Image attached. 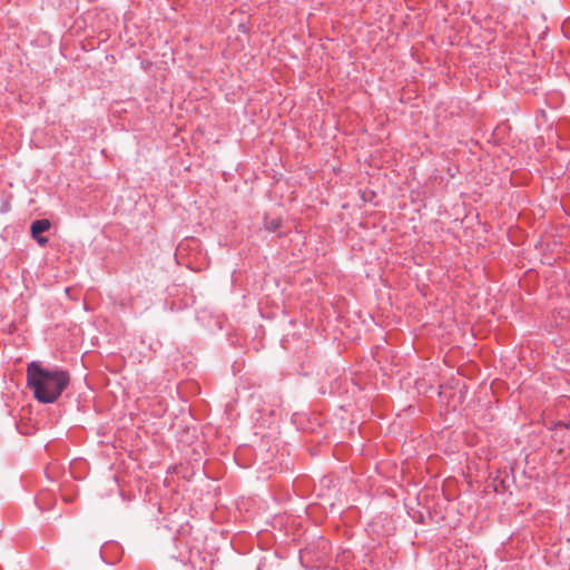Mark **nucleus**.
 I'll return each instance as SVG.
<instances>
[{
    "label": "nucleus",
    "instance_id": "nucleus-1",
    "mask_svg": "<svg viewBox=\"0 0 570 570\" xmlns=\"http://www.w3.org/2000/svg\"><path fill=\"white\" fill-rule=\"evenodd\" d=\"M27 384L40 403H53L70 384V375L60 368L42 367L37 362L27 366Z\"/></svg>",
    "mask_w": 570,
    "mask_h": 570
},
{
    "label": "nucleus",
    "instance_id": "nucleus-2",
    "mask_svg": "<svg viewBox=\"0 0 570 570\" xmlns=\"http://www.w3.org/2000/svg\"><path fill=\"white\" fill-rule=\"evenodd\" d=\"M51 227V223L43 218V219H37L31 223L30 226V233L32 237H37V235H41L42 233L49 230Z\"/></svg>",
    "mask_w": 570,
    "mask_h": 570
},
{
    "label": "nucleus",
    "instance_id": "nucleus-3",
    "mask_svg": "<svg viewBox=\"0 0 570 570\" xmlns=\"http://www.w3.org/2000/svg\"><path fill=\"white\" fill-rule=\"evenodd\" d=\"M283 225V220L282 218H267L265 217L264 219V228L267 230V232H277Z\"/></svg>",
    "mask_w": 570,
    "mask_h": 570
},
{
    "label": "nucleus",
    "instance_id": "nucleus-4",
    "mask_svg": "<svg viewBox=\"0 0 570 570\" xmlns=\"http://www.w3.org/2000/svg\"><path fill=\"white\" fill-rule=\"evenodd\" d=\"M37 243L40 245V246H46L48 244V238L47 237H43L41 235H37V237H33Z\"/></svg>",
    "mask_w": 570,
    "mask_h": 570
}]
</instances>
